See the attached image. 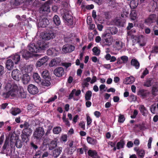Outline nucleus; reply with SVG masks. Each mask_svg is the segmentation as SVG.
<instances>
[{
	"mask_svg": "<svg viewBox=\"0 0 158 158\" xmlns=\"http://www.w3.org/2000/svg\"><path fill=\"white\" fill-rule=\"evenodd\" d=\"M42 77L44 79H51V77L49 76L48 71L47 70L43 71L41 73Z\"/></svg>",
	"mask_w": 158,
	"mask_h": 158,
	"instance_id": "obj_31",
	"label": "nucleus"
},
{
	"mask_svg": "<svg viewBox=\"0 0 158 158\" xmlns=\"http://www.w3.org/2000/svg\"><path fill=\"white\" fill-rule=\"evenodd\" d=\"M55 34L52 31H48L45 33L43 36V39L44 40H49L53 39L55 37Z\"/></svg>",
	"mask_w": 158,
	"mask_h": 158,
	"instance_id": "obj_9",
	"label": "nucleus"
},
{
	"mask_svg": "<svg viewBox=\"0 0 158 158\" xmlns=\"http://www.w3.org/2000/svg\"><path fill=\"white\" fill-rule=\"evenodd\" d=\"M5 89L7 92L2 94V96L3 98H7L10 96L20 98H25L26 97V93L19 90L18 86L15 83H7L5 86Z\"/></svg>",
	"mask_w": 158,
	"mask_h": 158,
	"instance_id": "obj_1",
	"label": "nucleus"
},
{
	"mask_svg": "<svg viewBox=\"0 0 158 158\" xmlns=\"http://www.w3.org/2000/svg\"><path fill=\"white\" fill-rule=\"evenodd\" d=\"M153 82V80L151 78L147 79L145 82H144V85L148 87L151 86Z\"/></svg>",
	"mask_w": 158,
	"mask_h": 158,
	"instance_id": "obj_37",
	"label": "nucleus"
},
{
	"mask_svg": "<svg viewBox=\"0 0 158 158\" xmlns=\"http://www.w3.org/2000/svg\"><path fill=\"white\" fill-rule=\"evenodd\" d=\"M114 7L116 6L117 4L116 3L115 0H109V5Z\"/></svg>",
	"mask_w": 158,
	"mask_h": 158,
	"instance_id": "obj_60",
	"label": "nucleus"
},
{
	"mask_svg": "<svg viewBox=\"0 0 158 158\" xmlns=\"http://www.w3.org/2000/svg\"><path fill=\"white\" fill-rule=\"evenodd\" d=\"M22 132L28 135V136H30L31 134L32 130L31 128L29 127L28 128L23 129Z\"/></svg>",
	"mask_w": 158,
	"mask_h": 158,
	"instance_id": "obj_42",
	"label": "nucleus"
},
{
	"mask_svg": "<svg viewBox=\"0 0 158 158\" xmlns=\"http://www.w3.org/2000/svg\"><path fill=\"white\" fill-rule=\"evenodd\" d=\"M150 110L151 112L153 114H155L156 113V104H154L151 105L150 108Z\"/></svg>",
	"mask_w": 158,
	"mask_h": 158,
	"instance_id": "obj_47",
	"label": "nucleus"
},
{
	"mask_svg": "<svg viewBox=\"0 0 158 158\" xmlns=\"http://www.w3.org/2000/svg\"><path fill=\"white\" fill-rule=\"evenodd\" d=\"M138 114V111L137 110H135L134 111L133 114L131 116V118H135Z\"/></svg>",
	"mask_w": 158,
	"mask_h": 158,
	"instance_id": "obj_61",
	"label": "nucleus"
},
{
	"mask_svg": "<svg viewBox=\"0 0 158 158\" xmlns=\"http://www.w3.org/2000/svg\"><path fill=\"white\" fill-rule=\"evenodd\" d=\"M57 98V96L55 95L53 97H52L49 98L48 101H47V103H49L51 102H52L54 101Z\"/></svg>",
	"mask_w": 158,
	"mask_h": 158,
	"instance_id": "obj_59",
	"label": "nucleus"
},
{
	"mask_svg": "<svg viewBox=\"0 0 158 158\" xmlns=\"http://www.w3.org/2000/svg\"><path fill=\"white\" fill-rule=\"evenodd\" d=\"M33 70V68L31 65H29L27 66L25 68V71L27 73L31 72Z\"/></svg>",
	"mask_w": 158,
	"mask_h": 158,
	"instance_id": "obj_54",
	"label": "nucleus"
},
{
	"mask_svg": "<svg viewBox=\"0 0 158 158\" xmlns=\"http://www.w3.org/2000/svg\"><path fill=\"white\" fill-rule=\"evenodd\" d=\"M24 2V0H15V2L14 5L16 6L19 5L20 3H23Z\"/></svg>",
	"mask_w": 158,
	"mask_h": 158,
	"instance_id": "obj_57",
	"label": "nucleus"
},
{
	"mask_svg": "<svg viewBox=\"0 0 158 158\" xmlns=\"http://www.w3.org/2000/svg\"><path fill=\"white\" fill-rule=\"evenodd\" d=\"M109 33L104 32L102 36V39L100 36H97L95 38V41L99 43L101 41L103 47L109 45Z\"/></svg>",
	"mask_w": 158,
	"mask_h": 158,
	"instance_id": "obj_3",
	"label": "nucleus"
},
{
	"mask_svg": "<svg viewBox=\"0 0 158 158\" xmlns=\"http://www.w3.org/2000/svg\"><path fill=\"white\" fill-rule=\"evenodd\" d=\"M62 119L64 123H65V124L68 127L70 126V124L69 122V121L68 118H66L65 115H63L62 117Z\"/></svg>",
	"mask_w": 158,
	"mask_h": 158,
	"instance_id": "obj_46",
	"label": "nucleus"
},
{
	"mask_svg": "<svg viewBox=\"0 0 158 158\" xmlns=\"http://www.w3.org/2000/svg\"><path fill=\"white\" fill-rule=\"evenodd\" d=\"M152 53H158V47H154L152 49Z\"/></svg>",
	"mask_w": 158,
	"mask_h": 158,
	"instance_id": "obj_64",
	"label": "nucleus"
},
{
	"mask_svg": "<svg viewBox=\"0 0 158 158\" xmlns=\"http://www.w3.org/2000/svg\"><path fill=\"white\" fill-rule=\"evenodd\" d=\"M21 78L23 83L25 84H27L30 80V76L27 74L23 75Z\"/></svg>",
	"mask_w": 158,
	"mask_h": 158,
	"instance_id": "obj_27",
	"label": "nucleus"
},
{
	"mask_svg": "<svg viewBox=\"0 0 158 158\" xmlns=\"http://www.w3.org/2000/svg\"><path fill=\"white\" fill-rule=\"evenodd\" d=\"M88 155L91 157H94L97 156V153L95 150H89L88 152Z\"/></svg>",
	"mask_w": 158,
	"mask_h": 158,
	"instance_id": "obj_43",
	"label": "nucleus"
},
{
	"mask_svg": "<svg viewBox=\"0 0 158 158\" xmlns=\"http://www.w3.org/2000/svg\"><path fill=\"white\" fill-rule=\"evenodd\" d=\"M62 148L59 147L53 150V155L55 157H57L61 153L62 151Z\"/></svg>",
	"mask_w": 158,
	"mask_h": 158,
	"instance_id": "obj_24",
	"label": "nucleus"
},
{
	"mask_svg": "<svg viewBox=\"0 0 158 158\" xmlns=\"http://www.w3.org/2000/svg\"><path fill=\"white\" fill-rule=\"evenodd\" d=\"M29 136H28V135L23 133V132H22L21 135V137L23 141L26 142L28 141L29 139L28 138Z\"/></svg>",
	"mask_w": 158,
	"mask_h": 158,
	"instance_id": "obj_45",
	"label": "nucleus"
},
{
	"mask_svg": "<svg viewBox=\"0 0 158 158\" xmlns=\"http://www.w3.org/2000/svg\"><path fill=\"white\" fill-rule=\"evenodd\" d=\"M44 134V129L43 127H39L36 128L33 134V137L36 140L41 139Z\"/></svg>",
	"mask_w": 158,
	"mask_h": 158,
	"instance_id": "obj_4",
	"label": "nucleus"
},
{
	"mask_svg": "<svg viewBox=\"0 0 158 158\" xmlns=\"http://www.w3.org/2000/svg\"><path fill=\"white\" fill-rule=\"evenodd\" d=\"M156 18V15L155 14L150 15L145 19V22L148 24H150L155 22Z\"/></svg>",
	"mask_w": 158,
	"mask_h": 158,
	"instance_id": "obj_17",
	"label": "nucleus"
},
{
	"mask_svg": "<svg viewBox=\"0 0 158 158\" xmlns=\"http://www.w3.org/2000/svg\"><path fill=\"white\" fill-rule=\"evenodd\" d=\"M92 51L93 52L95 53V55L98 56L100 53V50H99L97 47H94L92 49Z\"/></svg>",
	"mask_w": 158,
	"mask_h": 158,
	"instance_id": "obj_53",
	"label": "nucleus"
},
{
	"mask_svg": "<svg viewBox=\"0 0 158 158\" xmlns=\"http://www.w3.org/2000/svg\"><path fill=\"white\" fill-rule=\"evenodd\" d=\"M64 69L61 67L56 68L54 71V74L57 77H62L64 74Z\"/></svg>",
	"mask_w": 158,
	"mask_h": 158,
	"instance_id": "obj_13",
	"label": "nucleus"
},
{
	"mask_svg": "<svg viewBox=\"0 0 158 158\" xmlns=\"http://www.w3.org/2000/svg\"><path fill=\"white\" fill-rule=\"evenodd\" d=\"M152 140V137H150L148 140V148H150L151 147V143Z\"/></svg>",
	"mask_w": 158,
	"mask_h": 158,
	"instance_id": "obj_63",
	"label": "nucleus"
},
{
	"mask_svg": "<svg viewBox=\"0 0 158 158\" xmlns=\"http://www.w3.org/2000/svg\"><path fill=\"white\" fill-rule=\"evenodd\" d=\"M22 57L26 60H27L32 56L31 53L27 50H22Z\"/></svg>",
	"mask_w": 158,
	"mask_h": 158,
	"instance_id": "obj_21",
	"label": "nucleus"
},
{
	"mask_svg": "<svg viewBox=\"0 0 158 158\" xmlns=\"http://www.w3.org/2000/svg\"><path fill=\"white\" fill-rule=\"evenodd\" d=\"M136 17V12L135 10H133L130 13L131 19L132 20H135Z\"/></svg>",
	"mask_w": 158,
	"mask_h": 158,
	"instance_id": "obj_50",
	"label": "nucleus"
},
{
	"mask_svg": "<svg viewBox=\"0 0 158 158\" xmlns=\"http://www.w3.org/2000/svg\"><path fill=\"white\" fill-rule=\"evenodd\" d=\"M138 4V0H133L131 2L130 6L131 8L134 9L137 6Z\"/></svg>",
	"mask_w": 158,
	"mask_h": 158,
	"instance_id": "obj_39",
	"label": "nucleus"
},
{
	"mask_svg": "<svg viewBox=\"0 0 158 158\" xmlns=\"http://www.w3.org/2000/svg\"><path fill=\"white\" fill-rule=\"evenodd\" d=\"M34 80L37 83L41 82V79L37 73H34L33 76Z\"/></svg>",
	"mask_w": 158,
	"mask_h": 158,
	"instance_id": "obj_35",
	"label": "nucleus"
},
{
	"mask_svg": "<svg viewBox=\"0 0 158 158\" xmlns=\"http://www.w3.org/2000/svg\"><path fill=\"white\" fill-rule=\"evenodd\" d=\"M15 145L18 148H21L23 146V143L21 141L18 139L14 143Z\"/></svg>",
	"mask_w": 158,
	"mask_h": 158,
	"instance_id": "obj_44",
	"label": "nucleus"
},
{
	"mask_svg": "<svg viewBox=\"0 0 158 158\" xmlns=\"http://www.w3.org/2000/svg\"><path fill=\"white\" fill-rule=\"evenodd\" d=\"M62 129L60 127H54L53 129V132L54 134H58L61 131Z\"/></svg>",
	"mask_w": 158,
	"mask_h": 158,
	"instance_id": "obj_41",
	"label": "nucleus"
},
{
	"mask_svg": "<svg viewBox=\"0 0 158 158\" xmlns=\"http://www.w3.org/2000/svg\"><path fill=\"white\" fill-rule=\"evenodd\" d=\"M87 117V125H89L91 124L92 122V119L89 115H86Z\"/></svg>",
	"mask_w": 158,
	"mask_h": 158,
	"instance_id": "obj_58",
	"label": "nucleus"
},
{
	"mask_svg": "<svg viewBox=\"0 0 158 158\" xmlns=\"http://www.w3.org/2000/svg\"><path fill=\"white\" fill-rule=\"evenodd\" d=\"M75 47L71 44H68L64 45L63 47L62 50L65 52H71L74 50Z\"/></svg>",
	"mask_w": 158,
	"mask_h": 158,
	"instance_id": "obj_11",
	"label": "nucleus"
},
{
	"mask_svg": "<svg viewBox=\"0 0 158 158\" xmlns=\"http://www.w3.org/2000/svg\"><path fill=\"white\" fill-rule=\"evenodd\" d=\"M63 19L66 21L67 25L69 26H71L73 24V18L72 16L69 15L68 12L64 13L63 15Z\"/></svg>",
	"mask_w": 158,
	"mask_h": 158,
	"instance_id": "obj_7",
	"label": "nucleus"
},
{
	"mask_svg": "<svg viewBox=\"0 0 158 158\" xmlns=\"http://www.w3.org/2000/svg\"><path fill=\"white\" fill-rule=\"evenodd\" d=\"M76 91V89H73L72 90L71 92L68 96V99L69 100H70L73 97Z\"/></svg>",
	"mask_w": 158,
	"mask_h": 158,
	"instance_id": "obj_55",
	"label": "nucleus"
},
{
	"mask_svg": "<svg viewBox=\"0 0 158 158\" xmlns=\"http://www.w3.org/2000/svg\"><path fill=\"white\" fill-rule=\"evenodd\" d=\"M30 125L29 123L27 121H25L23 124H20V127L21 128H23L24 127V129H26L29 127Z\"/></svg>",
	"mask_w": 158,
	"mask_h": 158,
	"instance_id": "obj_49",
	"label": "nucleus"
},
{
	"mask_svg": "<svg viewBox=\"0 0 158 158\" xmlns=\"http://www.w3.org/2000/svg\"><path fill=\"white\" fill-rule=\"evenodd\" d=\"M51 3V1L48 0L42 5L40 8V12L43 13V12H44L45 11L49 12L50 10V8L49 5Z\"/></svg>",
	"mask_w": 158,
	"mask_h": 158,
	"instance_id": "obj_8",
	"label": "nucleus"
},
{
	"mask_svg": "<svg viewBox=\"0 0 158 158\" xmlns=\"http://www.w3.org/2000/svg\"><path fill=\"white\" fill-rule=\"evenodd\" d=\"M139 109L143 115L145 116L147 113L148 110L143 105H141L139 106Z\"/></svg>",
	"mask_w": 158,
	"mask_h": 158,
	"instance_id": "obj_34",
	"label": "nucleus"
},
{
	"mask_svg": "<svg viewBox=\"0 0 158 158\" xmlns=\"http://www.w3.org/2000/svg\"><path fill=\"white\" fill-rule=\"evenodd\" d=\"M134 150L136 152V154L139 158H144L145 154V152L144 150L135 147L134 148Z\"/></svg>",
	"mask_w": 158,
	"mask_h": 158,
	"instance_id": "obj_15",
	"label": "nucleus"
},
{
	"mask_svg": "<svg viewBox=\"0 0 158 158\" xmlns=\"http://www.w3.org/2000/svg\"><path fill=\"white\" fill-rule=\"evenodd\" d=\"M51 79H45L42 82V85L45 86H48L50 85L51 83L50 81Z\"/></svg>",
	"mask_w": 158,
	"mask_h": 158,
	"instance_id": "obj_51",
	"label": "nucleus"
},
{
	"mask_svg": "<svg viewBox=\"0 0 158 158\" xmlns=\"http://www.w3.org/2000/svg\"><path fill=\"white\" fill-rule=\"evenodd\" d=\"M131 39H133V41L135 43H137L141 47H143L145 44V42L142 36L138 37L134 35H131Z\"/></svg>",
	"mask_w": 158,
	"mask_h": 158,
	"instance_id": "obj_5",
	"label": "nucleus"
},
{
	"mask_svg": "<svg viewBox=\"0 0 158 158\" xmlns=\"http://www.w3.org/2000/svg\"><path fill=\"white\" fill-rule=\"evenodd\" d=\"M60 62V60L57 58H56L52 59L49 64V66L50 67H52L54 66H56L58 65Z\"/></svg>",
	"mask_w": 158,
	"mask_h": 158,
	"instance_id": "obj_23",
	"label": "nucleus"
},
{
	"mask_svg": "<svg viewBox=\"0 0 158 158\" xmlns=\"http://www.w3.org/2000/svg\"><path fill=\"white\" fill-rule=\"evenodd\" d=\"M19 54V53H16L10 57V59L12 60L15 64H18L20 62L21 57Z\"/></svg>",
	"mask_w": 158,
	"mask_h": 158,
	"instance_id": "obj_12",
	"label": "nucleus"
},
{
	"mask_svg": "<svg viewBox=\"0 0 158 158\" xmlns=\"http://www.w3.org/2000/svg\"><path fill=\"white\" fill-rule=\"evenodd\" d=\"M43 153V150L38 151L35 155L33 156V158H41V156Z\"/></svg>",
	"mask_w": 158,
	"mask_h": 158,
	"instance_id": "obj_48",
	"label": "nucleus"
},
{
	"mask_svg": "<svg viewBox=\"0 0 158 158\" xmlns=\"http://www.w3.org/2000/svg\"><path fill=\"white\" fill-rule=\"evenodd\" d=\"M18 139V137L16 136L15 133L11 134L10 135V145L11 146L14 144Z\"/></svg>",
	"mask_w": 158,
	"mask_h": 158,
	"instance_id": "obj_32",
	"label": "nucleus"
},
{
	"mask_svg": "<svg viewBox=\"0 0 158 158\" xmlns=\"http://www.w3.org/2000/svg\"><path fill=\"white\" fill-rule=\"evenodd\" d=\"M53 21L56 26H59L61 23L60 18L57 15L54 16L53 18Z\"/></svg>",
	"mask_w": 158,
	"mask_h": 158,
	"instance_id": "obj_36",
	"label": "nucleus"
},
{
	"mask_svg": "<svg viewBox=\"0 0 158 158\" xmlns=\"http://www.w3.org/2000/svg\"><path fill=\"white\" fill-rule=\"evenodd\" d=\"M112 41V42H109V46L110 47L113 46L116 50H119L122 47V43L120 41L116 40L115 41L114 39L110 37L109 38V41Z\"/></svg>",
	"mask_w": 158,
	"mask_h": 158,
	"instance_id": "obj_6",
	"label": "nucleus"
},
{
	"mask_svg": "<svg viewBox=\"0 0 158 158\" xmlns=\"http://www.w3.org/2000/svg\"><path fill=\"white\" fill-rule=\"evenodd\" d=\"M111 24L119 27H123L124 25L123 23L121 22V19L118 18H117L114 19L113 22V23Z\"/></svg>",
	"mask_w": 158,
	"mask_h": 158,
	"instance_id": "obj_25",
	"label": "nucleus"
},
{
	"mask_svg": "<svg viewBox=\"0 0 158 158\" xmlns=\"http://www.w3.org/2000/svg\"><path fill=\"white\" fill-rule=\"evenodd\" d=\"M135 81L134 78L131 76L126 78L124 81V83L126 84H132Z\"/></svg>",
	"mask_w": 158,
	"mask_h": 158,
	"instance_id": "obj_33",
	"label": "nucleus"
},
{
	"mask_svg": "<svg viewBox=\"0 0 158 158\" xmlns=\"http://www.w3.org/2000/svg\"><path fill=\"white\" fill-rule=\"evenodd\" d=\"M149 94V92L146 90L141 89L138 92V95L141 97L144 98Z\"/></svg>",
	"mask_w": 158,
	"mask_h": 158,
	"instance_id": "obj_26",
	"label": "nucleus"
},
{
	"mask_svg": "<svg viewBox=\"0 0 158 158\" xmlns=\"http://www.w3.org/2000/svg\"><path fill=\"white\" fill-rule=\"evenodd\" d=\"M14 63L11 59L7 60L6 63V68L9 70L12 69L14 66Z\"/></svg>",
	"mask_w": 158,
	"mask_h": 158,
	"instance_id": "obj_19",
	"label": "nucleus"
},
{
	"mask_svg": "<svg viewBox=\"0 0 158 158\" xmlns=\"http://www.w3.org/2000/svg\"><path fill=\"white\" fill-rule=\"evenodd\" d=\"M21 112V110L18 108H15L11 111V114L15 116Z\"/></svg>",
	"mask_w": 158,
	"mask_h": 158,
	"instance_id": "obj_40",
	"label": "nucleus"
},
{
	"mask_svg": "<svg viewBox=\"0 0 158 158\" xmlns=\"http://www.w3.org/2000/svg\"><path fill=\"white\" fill-rule=\"evenodd\" d=\"M48 58L47 56H45L39 59L36 62V67H40L44 65L48 60Z\"/></svg>",
	"mask_w": 158,
	"mask_h": 158,
	"instance_id": "obj_16",
	"label": "nucleus"
},
{
	"mask_svg": "<svg viewBox=\"0 0 158 158\" xmlns=\"http://www.w3.org/2000/svg\"><path fill=\"white\" fill-rule=\"evenodd\" d=\"M49 44L46 43L44 41H38L36 44H31L28 46V49L32 52L37 53L40 51L44 50L48 48Z\"/></svg>",
	"mask_w": 158,
	"mask_h": 158,
	"instance_id": "obj_2",
	"label": "nucleus"
},
{
	"mask_svg": "<svg viewBox=\"0 0 158 158\" xmlns=\"http://www.w3.org/2000/svg\"><path fill=\"white\" fill-rule=\"evenodd\" d=\"M86 140L89 143L92 145H96L97 143V140L96 139L89 136L87 137Z\"/></svg>",
	"mask_w": 158,
	"mask_h": 158,
	"instance_id": "obj_28",
	"label": "nucleus"
},
{
	"mask_svg": "<svg viewBox=\"0 0 158 158\" xmlns=\"http://www.w3.org/2000/svg\"><path fill=\"white\" fill-rule=\"evenodd\" d=\"M124 143L123 141H121L118 142L117 144V148L118 149H119L123 147Z\"/></svg>",
	"mask_w": 158,
	"mask_h": 158,
	"instance_id": "obj_52",
	"label": "nucleus"
},
{
	"mask_svg": "<svg viewBox=\"0 0 158 158\" xmlns=\"http://www.w3.org/2000/svg\"><path fill=\"white\" fill-rule=\"evenodd\" d=\"M19 70L17 69L13 70L12 72L11 76L14 80L17 81L19 80Z\"/></svg>",
	"mask_w": 158,
	"mask_h": 158,
	"instance_id": "obj_20",
	"label": "nucleus"
},
{
	"mask_svg": "<svg viewBox=\"0 0 158 158\" xmlns=\"http://www.w3.org/2000/svg\"><path fill=\"white\" fill-rule=\"evenodd\" d=\"M57 139L52 140L49 144V148L50 150H52L57 146Z\"/></svg>",
	"mask_w": 158,
	"mask_h": 158,
	"instance_id": "obj_30",
	"label": "nucleus"
},
{
	"mask_svg": "<svg viewBox=\"0 0 158 158\" xmlns=\"http://www.w3.org/2000/svg\"><path fill=\"white\" fill-rule=\"evenodd\" d=\"M128 60V57L127 56H122L120 58L117 59V63L118 64H121L123 63H126Z\"/></svg>",
	"mask_w": 158,
	"mask_h": 158,
	"instance_id": "obj_22",
	"label": "nucleus"
},
{
	"mask_svg": "<svg viewBox=\"0 0 158 158\" xmlns=\"http://www.w3.org/2000/svg\"><path fill=\"white\" fill-rule=\"evenodd\" d=\"M131 65L134 66L136 69H138L140 66L139 63L135 59H133L131 61Z\"/></svg>",
	"mask_w": 158,
	"mask_h": 158,
	"instance_id": "obj_29",
	"label": "nucleus"
},
{
	"mask_svg": "<svg viewBox=\"0 0 158 158\" xmlns=\"http://www.w3.org/2000/svg\"><path fill=\"white\" fill-rule=\"evenodd\" d=\"M27 90L29 92L32 94H36L39 92L37 87L33 84H30L28 85Z\"/></svg>",
	"mask_w": 158,
	"mask_h": 158,
	"instance_id": "obj_10",
	"label": "nucleus"
},
{
	"mask_svg": "<svg viewBox=\"0 0 158 158\" xmlns=\"http://www.w3.org/2000/svg\"><path fill=\"white\" fill-rule=\"evenodd\" d=\"M125 120L124 116L123 115H120L119 117L118 121L120 123H123Z\"/></svg>",
	"mask_w": 158,
	"mask_h": 158,
	"instance_id": "obj_62",
	"label": "nucleus"
},
{
	"mask_svg": "<svg viewBox=\"0 0 158 158\" xmlns=\"http://www.w3.org/2000/svg\"><path fill=\"white\" fill-rule=\"evenodd\" d=\"M9 139H6L4 142V145H3L2 148V150L1 152L2 153H8V152H7V150L8 151H9L8 147L9 146Z\"/></svg>",
	"mask_w": 158,
	"mask_h": 158,
	"instance_id": "obj_18",
	"label": "nucleus"
},
{
	"mask_svg": "<svg viewBox=\"0 0 158 158\" xmlns=\"http://www.w3.org/2000/svg\"><path fill=\"white\" fill-rule=\"evenodd\" d=\"M49 24V21L45 18L40 19L38 23L39 26L43 28L46 27Z\"/></svg>",
	"mask_w": 158,
	"mask_h": 158,
	"instance_id": "obj_14",
	"label": "nucleus"
},
{
	"mask_svg": "<svg viewBox=\"0 0 158 158\" xmlns=\"http://www.w3.org/2000/svg\"><path fill=\"white\" fill-rule=\"evenodd\" d=\"M92 95V93L90 90L87 91L85 94V101H89L91 99Z\"/></svg>",
	"mask_w": 158,
	"mask_h": 158,
	"instance_id": "obj_38",
	"label": "nucleus"
},
{
	"mask_svg": "<svg viewBox=\"0 0 158 158\" xmlns=\"http://www.w3.org/2000/svg\"><path fill=\"white\" fill-rule=\"evenodd\" d=\"M110 28L109 30L110 31L111 34H115L117 32V29L115 27H113L112 28L110 27Z\"/></svg>",
	"mask_w": 158,
	"mask_h": 158,
	"instance_id": "obj_56",
	"label": "nucleus"
}]
</instances>
